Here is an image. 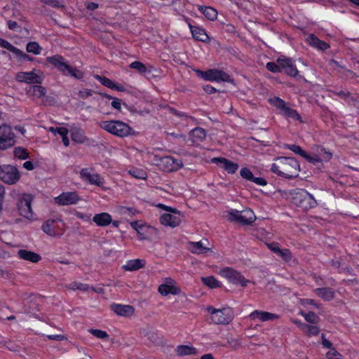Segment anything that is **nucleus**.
<instances>
[{
    "label": "nucleus",
    "mask_w": 359,
    "mask_h": 359,
    "mask_svg": "<svg viewBox=\"0 0 359 359\" xmlns=\"http://www.w3.org/2000/svg\"><path fill=\"white\" fill-rule=\"evenodd\" d=\"M96 79L106 87H108L111 89H114L116 87V85L113 83V81L107 77L100 76L97 75L96 76Z\"/></svg>",
    "instance_id": "obj_46"
},
{
    "label": "nucleus",
    "mask_w": 359,
    "mask_h": 359,
    "mask_svg": "<svg viewBox=\"0 0 359 359\" xmlns=\"http://www.w3.org/2000/svg\"><path fill=\"white\" fill-rule=\"evenodd\" d=\"M198 10L210 20H214L217 18V11L212 7L198 6Z\"/></svg>",
    "instance_id": "obj_34"
},
{
    "label": "nucleus",
    "mask_w": 359,
    "mask_h": 359,
    "mask_svg": "<svg viewBox=\"0 0 359 359\" xmlns=\"http://www.w3.org/2000/svg\"><path fill=\"white\" fill-rule=\"evenodd\" d=\"M304 158H306L309 162L314 165L321 163L316 154L313 156H310L306 153V156H304Z\"/></svg>",
    "instance_id": "obj_59"
},
{
    "label": "nucleus",
    "mask_w": 359,
    "mask_h": 359,
    "mask_svg": "<svg viewBox=\"0 0 359 359\" xmlns=\"http://www.w3.org/2000/svg\"><path fill=\"white\" fill-rule=\"evenodd\" d=\"M266 68L268 70L275 73L281 72V66L278 62H268L266 64Z\"/></svg>",
    "instance_id": "obj_53"
},
{
    "label": "nucleus",
    "mask_w": 359,
    "mask_h": 359,
    "mask_svg": "<svg viewBox=\"0 0 359 359\" xmlns=\"http://www.w3.org/2000/svg\"><path fill=\"white\" fill-rule=\"evenodd\" d=\"M64 223L59 219H50L46 221L41 226L43 231L52 237H59L63 234Z\"/></svg>",
    "instance_id": "obj_9"
},
{
    "label": "nucleus",
    "mask_w": 359,
    "mask_h": 359,
    "mask_svg": "<svg viewBox=\"0 0 359 359\" xmlns=\"http://www.w3.org/2000/svg\"><path fill=\"white\" fill-rule=\"evenodd\" d=\"M145 262L142 259H132L127 262V263L123 266V269L126 271H136L142 269L144 266Z\"/></svg>",
    "instance_id": "obj_31"
},
{
    "label": "nucleus",
    "mask_w": 359,
    "mask_h": 359,
    "mask_svg": "<svg viewBox=\"0 0 359 359\" xmlns=\"http://www.w3.org/2000/svg\"><path fill=\"white\" fill-rule=\"evenodd\" d=\"M228 344L232 348L233 350H237L241 346V344L238 339L228 337L226 339Z\"/></svg>",
    "instance_id": "obj_49"
},
{
    "label": "nucleus",
    "mask_w": 359,
    "mask_h": 359,
    "mask_svg": "<svg viewBox=\"0 0 359 359\" xmlns=\"http://www.w3.org/2000/svg\"><path fill=\"white\" fill-rule=\"evenodd\" d=\"M33 197L30 194H22L18 201V210L20 215L32 220L33 219V212L32 210L31 203Z\"/></svg>",
    "instance_id": "obj_12"
},
{
    "label": "nucleus",
    "mask_w": 359,
    "mask_h": 359,
    "mask_svg": "<svg viewBox=\"0 0 359 359\" xmlns=\"http://www.w3.org/2000/svg\"><path fill=\"white\" fill-rule=\"evenodd\" d=\"M271 170L279 176L291 179L299 176L300 165L295 158L282 156L275 160Z\"/></svg>",
    "instance_id": "obj_1"
},
{
    "label": "nucleus",
    "mask_w": 359,
    "mask_h": 359,
    "mask_svg": "<svg viewBox=\"0 0 359 359\" xmlns=\"http://www.w3.org/2000/svg\"><path fill=\"white\" fill-rule=\"evenodd\" d=\"M15 79L18 82L29 84H41L44 79V75L41 70L34 69L29 72H18L15 76Z\"/></svg>",
    "instance_id": "obj_8"
},
{
    "label": "nucleus",
    "mask_w": 359,
    "mask_h": 359,
    "mask_svg": "<svg viewBox=\"0 0 359 359\" xmlns=\"http://www.w3.org/2000/svg\"><path fill=\"white\" fill-rule=\"evenodd\" d=\"M191 142L198 143L203 141L206 137V133L202 128H196L190 132Z\"/></svg>",
    "instance_id": "obj_32"
},
{
    "label": "nucleus",
    "mask_w": 359,
    "mask_h": 359,
    "mask_svg": "<svg viewBox=\"0 0 359 359\" xmlns=\"http://www.w3.org/2000/svg\"><path fill=\"white\" fill-rule=\"evenodd\" d=\"M71 288L73 290L78 289L81 290H86L88 289V286L80 283L74 282L72 284Z\"/></svg>",
    "instance_id": "obj_64"
},
{
    "label": "nucleus",
    "mask_w": 359,
    "mask_h": 359,
    "mask_svg": "<svg viewBox=\"0 0 359 359\" xmlns=\"http://www.w3.org/2000/svg\"><path fill=\"white\" fill-rule=\"evenodd\" d=\"M161 162L166 166L165 169L168 170V168L172 166L174 163V158L172 156H166L161 159Z\"/></svg>",
    "instance_id": "obj_58"
},
{
    "label": "nucleus",
    "mask_w": 359,
    "mask_h": 359,
    "mask_svg": "<svg viewBox=\"0 0 359 359\" xmlns=\"http://www.w3.org/2000/svg\"><path fill=\"white\" fill-rule=\"evenodd\" d=\"M160 222L163 225L174 228L180 225L181 223V219L180 217L165 213L160 217Z\"/></svg>",
    "instance_id": "obj_24"
},
{
    "label": "nucleus",
    "mask_w": 359,
    "mask_h": 359,
    "mask_svg": "<svg viewBox=\"0 0 359 359\" xmlns=\"http://www.w3.org/2000/svg\"><path fill=\"white\" fill-rule=\"evenodd\" d=\"M47 338L55 341H64L67 339V337L62 334H50L47 335Z\"/></svg>",
    "instance_id": "obj_61"
},
{
    "label": "nucleus",
    "mask_w": 359,
    "mask_h": 359,
    "mask_svg": "<svg viewBox=\"0 0 359 359\" xmlns=\"http://www.w3.org/2000/svg\"><path fill=\"white\" fill-rule=\"evenodd\" d=\"M130 226H131V227H132L134 230H135V231H137V233L140 235V238L141 240L145 239V238H144V236H142V233L140 232V229H141L142 228V226H143L142 225L139 224H138V222L135 221V222H130Z\"/></svg>",
    "instance_id": "obj_57"
},
{
    "label": "nucleus",
    "mask_w": 359,
    "mask_h": 359,
    "mask_svg": "<svg viewBox=\"0 0 359 359\" xmlns=\"http://www.w3.org/2000/svg\"><path fill=\"white\" fill-rule=\"evenodd\" d=\"M269 101L271 104L274 105L278 109H280L283 115L292 118L298 119L300 121H302L301 116L297 113V111L295 109H291L289 107H287V103L282 99L277 97H274L273 98H270Z\"/></svg>",
    "instance_id": "obj_13"
},
{
    "label": "nucleus",
    "mask_w": 359,
    "mask_h": 359,
    "mask_svg": "<svg viewBox=\"0 0 359 359\" xmlns=\"http://www.w3.org/2000/svg\"><path fill=\"white\" fill-rule=\"evenodd\" d=\"M203 283L210 287V289H215L222 287L221 283L217 280L214 276H208L201 278Z\"/></svg>",
    "instance_id": "obj_35"
},
{
    "label": "nucleus",
    "mask_w": 359,
    "mask_h": 359,
    "mask_svg": "<svg viewBox=\"0 0 359 359\" xmlns=\"http://www.w3.org/2000/svg\"><path fill=\"white\" fill-rule=\"evenodd\" d=\"M241 176L247 180H249L251 182V180H252L254 175L252 174V172L250 171V170H249L248 168H243L241 170Z\"/></svg>",
    "instance_id": "obj_52"
},
{
    "label": "nucleus",
    "mask_w": 359,
    "mask_h": 359,
    "mask_svg": "<svg viewBox=\"0 0 359 359\" xmlns=\"http://www.w3.org/2000/svg\"><path fill=\"white\" fill-rule=\"evenodd\" d=\"M306 41L311 46L320 50H325L329 48V45L327 43L320 40L313 34H310L307 37Z\"/></svg>",
    "instance_id": "obj_29"
},
{
    "label": "nucleus",
    "mask_w": 359,
    "mask_h": 359,
    "mask_svg": "<svg viewBox=\"0 0 359 359\" xmlns=\"http://www.w3.org/2000/svg\"><path fill=\"white\" fill-rule=\"evenodd\" d=\"M78 95L81 99H86L92 95V91L90 90H80Z\"/></svg>",
    "instance_id": "obj_62"
},
{
    "label": "nucleus",
    "mask_w": 359,
    "mask_h": 359,
    "mask_svg": "<svg viewBox=\"0 0 359 359\" xmlns=\"http://www.w3.org/2000/svg\"><path fill=\"white\" fill-rule=\"evenodd\" d=\"M189 27L191 29V34L196 40L200 41L202 42H208L209 41V39H210L209 36L206 34L204 29L199 27L193 26L191 24H189Z\"/></svg>",
    "instance_id": "obj_26"
},
{
    "label": "nucleus",
    "mask_w": 359,
    "mask_h": 359,
    "mask_svg": "<svg viewBox=\"0 0 359 359\" xmlns=\"http://www.w3.org/2000/svg\"><path fill=\"white\" fill-rule=\"evenodd\" d=\"M292 202L295 205L305 210L314 208L317 204L314 197L304 189L295 192L292 197Z\"/></svg>",
    "instance_id": "obj_5"
},
{
    "label": "nucleus",
    "mask_w": 359,
    "mask_h": 359,
    "mask_svg": "<svg viewBox=\"0 0 359 359\" xmlns=\"http://www.w3.org/2000/svg\"><path fill=\"white\" fill-rule=\"evenodd\" d=\"M321 339H322V345L323 346V347H325L329 350H331V348H334L333 347L332 343L330 342L329 340H327L325 338V336L324 334H321Z\"/></svg>",
    "instance_id": "obj_60"
},
{
    "label": "nucleus",
    "mask_w": 359,
    "mask_h": 359,
    "mask_svg": "<svg viewBox=\"0 0 359 359\" xmlns=\"http://www.w3.org/2000/svg\"><path fill=\"white\" fill-rule=\"evenodd\" d=\"M218 274L228 280L233 285H240L241 287H246L250 280L246 279L239 271L230 267H224L218 271Z\"/></svg>",
    "instance_id": "obj_6"
},
{
    "label": "nucleus",
    "mask_w": 359,
    "mask_h": 359,
    "mask_svg": "<svg viewBox=\"0 0 359 359\" xmlns=\"http://www.w3.org/2000/svg\"><path fill=\"white\" fill-rule=\"evenodd\" d=\"M93 221L99 226H105L112 222V219L109 213L102 212L95 215Z\"/></svg>",
    "instance_id": "obj_27"
},
{
    "label": "nucleus",
    "mask_w": 359,
    "mask_h": 359,
    "mask_svg": "<svg viewBox=\"0 0 359 359\" xmlns=\"http://www.w3.org/2000/svg\"><path fill=\"white\" fill-rule=\"evenodd\" d=\"M18 256L21 259L32 263H38L41 259V257L39 254L25 249L19 250L18 251Z\"/></svg>",
    "instance_id": "obj_22"
},
{
    "label": "nucleus",
    "mask_w": 359,
    "mask_h": 359,
    "mask_svg": "<svg viewBox=\"0 0 359 359\" xmlns=\"http://www.w3.org/2000/svg\"><path fill=\"white\" fill-rule=\"evenodd\" d=\"M327 359H343V355L337 351V349L331 348L325 353Z\"/></svg>",
    "instance_id": "obj_44"
},
{
    "label": "nucleus",
    "mask_w": 359,
    "mask_h": 359,
    "mask_svg": "<svg viewBox=\"0 0 359 359\" xmlns=\"http://www.w3.org/2000/svg\"><path fill=\"white\" fill-rule=\"evenodd\" d=\"M119 212L123 215L132 217L139 212L133 208H128L125 206H121L119 208Z\"/></svg>",
    "instance_id": "obj_43"
},
{
    "label": "nucleus",
    "mask_w": 359,
    "mask_h": 359,
    "mask_svg": "<svg viewBox=\"0 0 359 359\" xmlns=\"http://www.w3.org/2000/svg\"><path fill=\"white\" fill-rule=\"evenodd\" d=\"M182 161L180 159H175L174 158V163L172 164V166L168 168V171L171 172L174 170H177L182 167Z\"/></svg>",
    "instance_id": "obj_56"
},
{
    "label": "nucleus",
    "mask_w": 359,
    "mask_h": 359,
    "mask_svg": "<svg viewBox=\"0 0 359 359\" xmlns=\"http://www.w3.org/2000/svg\"><path fill=\"white\" fill-rule=\"evenodd\" d=\"M56 130L58 131V134L62 136V142L65 144V146H66V147L69 146V138L67 137V135L69 133L68 129H67L66 128H62H62L50 127L49 128V131H50L52 133H55Z\"/></svg>",
    "instance_id": "obj_36"
},
{
    "label": "nucleus",
    "mask_w": 359,
    "mask_h": 359,
    "mask_svg": "<svg viewBox=\"0 0 359 359\" xmlns=\"http://www.w3.org/2000/svg\"><path fill=\"white\" fill-rule=\"evenodd\" d=\"M158 292L163 297H167L170 294L179 296L182 293V289L176 280L170 277L163 279V283L158 285Z\"/></svg>",
    "instance_id": "obj_7"
},
{
    "label": "nucleus",
    "mask_w": 359,
    "mask_h": 359,
    "mask_svg": "<svg viewBox=\"0 0 359 359\" xmlns=\"http://www.w3.org/2000/svg\"><path fill=\"white\" fill-rule=\"evenodd\" d=\"M101 95L107 97L109 100L113 99V101L111 104L112 107L116 109L121 110V100H119L118 98H113L111 96L108 95L107 94H102Z\"/></svg>",
    "instance_id": "obj_51"
},
{
    "label": "nucleus",
    "mask_w": 359,
    "mask_h": 359,
    "mask_svg": "<svg viewBox=\"0 0 359 359\" xmlns=\"http://www.w3.org/2000/svg\"><path fill=\"white\" fill-rule=\"evenodd\" d=\"M207 242V241H205ZM189 250L194 254L207 255L212 252L211 248L205 245V241L189 242Z\"/></svg>",
    "instance_id": "obj_20"
},
{
    "label": "nucleus",
    "mask_w": 359,
    "mask_h": 359,
    "mask_svg": "<svg viewBox=\"0 0 359 359\" xmlns=\"http://www.w3.org/2000/svg\"><path fill=\"white\" fill-rule=\"evenodd\" d=\"M239 223L242 224H251L255 219L256 216L252 210L248 209L243 212V214H240Z\"/></svg>",
    "instance_id": "obj_30"
},
{
    "label": "nucleus",
    "mask_w": 359,
    "mask_h": 359,
    "mask_svg": "<svg viewBox=\"0 0 359 359\" xmlns=\"http://www.w3.org/2000/svg\"><path fill=\"white\" fill-rule=\"evenodd\" d=\"M15 143V134L11 128L7 125L0 126V149H6Z\"/></svg>",
    "instance_id": "obj_11"
},
{
    "label": "nucleus",
    "mask_w": 359,
    "mask_h": 359,
    "mask_svg": "<svg viewBox=\"0 0 359 359\" xmlns=\"http://www.w3.org/2000/svg\"><path fill=\"white\" fill-rule=\"evenodd\" d=\"M316 294L325 301H331L334 298V291L330 287H322L315 290Z\"/></svg>",
    "instance_id": "obj_28"
},
{
    "label": "nucleus",
    "mask_w": 359,
    "mask_h": 359,
    "mask_svg": "<svg viewBox=\"0 0 359 359\" xmlns=\"http://www.w3.org/2000/svg\"><path fill=\"white\" fill-rule=\"evenodd\" d=\"M197 73L208 81L231 82V79L228 74L216 69H210L206 72L197 71Z\"/></svg>",
    "instance_id": "obj_14"
},
{
    "label": "nucleus",
    "mask_w": 359,
    "mask_h": 359,
    "mask_svg": "<svg viewBox=\"0 0 359 359\" xmlns=\"http://www.w3.org/2000/svg\"><path fill=\"white\" fill-rule=\"evenodd\" d=\"M129 174L136 179L146 180L147 177V172L141 169H133L128 171Z\"/></svg>",
    "instance_id": "obj_41"
},
{
    "label": "nucleus",
    "mask_w": 359,
    "mask_h": 359,
    "mask_svg": "<svg viewBox=\"0 0 359 359\" xmlns=\"http://www.w3.org/2000/svg\"><path fill=\"white\" fill-rule=\"evenodd\" d=\"M55 202L60 205L76 204L79 197L76 192H64L54 198Z\"/></svg>",
    "instance_id": "obj_16"
},
{
    "label": "nucleus",
    "mask_w": 359,
    "mask_h": 359,
    "mask_svg": "<svg viewBox=\"0 0 359 359\" xmlns=\"http://www.w3.org/2000/svg\"><path fill=\"white\" fill-rule=\"evenodd\" d=\"M99 126L103 130L119 137L130 135L132 128L127 123L121 121H104L99 123Z\"/></svg>",
    "instance_id": "obj_2"
},
{
    "label": "nucleus",
    "mask_w": 359,
    "mask_h": 359,
    "mask_svg": "<svg viewBox=\"0 0 359 359\" xmlns=\"http://www.w3.org/2000/svg\"><path fill=\"white\" fill-rule=\"evenodd\" d=\"M300 329L304 331L308 336L318 335L320 330L314 325H309L307 324H301Z\"/></svg>",
    "instance_id": "obj_38"
},
{
    "label": "nucleus",
    "mask_w": 359,
    "mask_h": 359,
    "mask_svg": "<svg viewBox=\"0 0 359 359\" xmlns=\"http://www.w3.org/2000/svg\"><path fill=\"white\" fill-rule=\"evenodd\" d=\"M206 311L210 314L211 322L215 325H229L234 318L233 312L230 308L217 309L212 306H208Z\"/></svg>",
    "instance_id": "obj_3"
},
{
    "label": "nucleus",
    "mask_w": 359,
    "mask_h": 359,
    "mask_svg": "<svg viewBox=\"0 0 359 359\" xmlns=\"http://www.w3.org/2000/svg\"><path fill=\"white\" fill-rule=\"evenodd\" d=\"M281 258H283L285 261L288 262L292 258L291 252L288 249H279L278 253Z\"/></svg>",
    "instance_id": "obj_48"
},
{
    "label": "nucleus",
    "mask_w": 359,
    "mask_h": 359,
    "mask_svg": "<svg viewBox=\"0 0 359 359\" xmlns=\"http://www.w3.org/2000/svg\"><path fill=\"white\" fill-rule=\"evenodd\" d=\"M111 310L118 316H130L134 312V308L130 305L114 304L111 306Z\"/></svg>",
    "instance_id": "obj_23"
},
{
    "label": "nucleus",
    "mask_w": 359,
    "mask_h": 359,
    "mask_svg": "<svg viewBox=\"0 0 359 359\" xmlns=\"http://www.w3.org/2000/svg\"><path fill=\"white\" fill-rule=\"evenodd\" d=\"M20 179L18 169L10 165L0 166V180L8 184H14Z\"/></svg>",
    "instance_id": "obj_10"
},
{
    "label": "nucleus",
    "mask_w": 359,
    "mask_h": 359,
    "mask_svg": "<svg viewBox=\"0 0 359 359\" xmlns=\"http://www.w3.org/2000/svg\"><path fill=\"white\" fill-rule=\"evenodd\" d=\"M46 60L65 76H72L78 79L83 76V74L81 71L75 69L67 65L65 61V58L60 55L48 57Z\"/></svg>",
    "instance_id": "obj_4"
},
{
    "label": "nucleus",
    "mask_w": 359,
    "mask_h": 359,
    "mask_svg": "<svg viewBox=\"0 0 359 359\" xmlns=\"http://www.w3.org/2000/svg\"><path fill=\"white\" fill-rule=\"evenodd\" d=\"M14 156L16 158H18L20 159H26L28 158V153L27 152V150L22 147H17L15 148L14 151Z\"/></svg>",
    "instance_id": "obj_45"
},
{
    "label": "nucleus",
    "mask_w": 359,
    "mask_h": 359,
    "mask_svg": "<svg viewBox=\"0 0 359 359\" xmlns=\"http://www.w3.org/2000/svg\"><path fill=\"white\" fill-rule=\"evenodd\" d=\"M130 67L131 69L137 70L140 74H146L147 72V67L139 61H135L132 62L130 65ZM149 73L151 72V71H148Z\"/></svg>",
    "instance_id": "obj_39"
},
{
    "label": "nucleus",
    "mask_w": 359,
    "mask_h": 359,
    "mask_svg": "<svg viewBox=\"0 0 359 359\" xmlns=\"http://www.w3.org/2000/svg\"><path fill=\"white\" fill-rule=\"evenodd\" d=\"M316 156L322 161H328L331 159L332 154L331 152L326 151L325 148L322 147H318L316 149Z\"/></svg>",
    "instance_id": "obj_37"
},
{
    "label": "nucleus",
    "mask_w": 359,
    "mask_h": 359,
    "mask_svg": "<svg viewBox=\"0 0 359 359\" xmlns=\"http://www.w3.org/2000/svg\"><path fill=\"white\" fill-rule=\"evenodd\" d=\"M277 62L281 66V72L283 70L290 76H296L299 72L290 58L283 57L277 60Z\"/></svg>",
    "instance_id": "obj_19"
},
{
    "label": "nucleus",
    "mask_w": 359,
    "mask_h": 359,
    "mask_svg": "<svg viewBox=\"0 0 359 359\" xmlns=\"http://www.w3.org/2000/svg\"><path fill=\"white\" fill-rule=\"evenodd\" d=\"M212 162L217 163L221 168L229 174H234L238 169V165L225 158H213Z\"/></svg>",
    "instance_id": "obj_17"
},
{
    "label": "nucleus",
    "mask_w": 359,
    "mask_h": 359,
    "mask_svg": "<svg viewBox=\"0 0 359 359\" xmlns=\"http://www.w3.org/2000/svg\"><path fill=\"white\" fill-rule=\"evenodd\" d=\"M89 332L99 339H107L109 337V334L107 333V332L101 330L90 329L89 330Z\"/></svg>",
    "instance_id": "obj_47"
},
{
    "label": "nucleus",
    "mask_w": 359,
    "mask_h": 359,
    "mask_svg": "<svg viewBox=\"0 0 359 359\" xmlns=\"http://www.w3.org/2000/svg\"><path fill=\"white\" fill-rule=\"evenodd\" d=\"M26 93L29 97H32L33 98H41L43 97L46 100H43V102H46L47 100V97H44L46 93V89L40 86V85H32L29 86L26 88Z\"/></svg>",
    "instance_id": "obj_21"
},
{
    "label": "nucleus",
    "mask_w": 359,
    "mask_h": 359,
    "mask_svg": "<svg viewBox=\"0 0 359 359\" xmlns=\"http://www.w3.org/2000/svg\"><path fill=\"white\" fill-rule=\"evenodd\" d=\"M299 314L304 316L307 322L311 323H317L319 320V318L317 316V315L312 311H310L308 313H305L304 311H301Z\"/></svg>",
    "instance_id": "obj_40"
},
{
    "label": "nucleus",
    "mask_w": 359,
    "mask_h": 359,
    "mask_svg": "<svg viewBox=\"0 0 359 359\" xmlns=\"http://www.w3.org/2000/svg\"><path fill=\"white\" fill-rule=\"evenodd\" d=\"M176 353L179 356L189 355H196V349L191 346L188 345H180L176 348Z\"/></svg>",
    "instance_id": "obj_33"
},
{
    "label": "nucleus",
    "mask_w": 359,
    "mask_h": 359,
    "mask_svg": "<svg viewBox=\"0 0 359 359\" xmlns=\"http://www.w3.org/2000/svg\"><path fill=\"white\" fill-rule=\"evenodd\" d=\"M288 148L294 153L299 154L302 157L306 156V151H304L299 146L292 144Z\"/></svg>",
    "instance_id": "obj_55"
},
{
    "label": "nucleus",
    "mask_w": 359,
    "mask_h": 359,
    "mask_svg": "<svg viewBox=\"0 0 359 359\" xmlns=\"http://www.w3.org/2000/svg\"><path fill=\"white\" fill-rule=\"evenodd\" d=\"M93 168H82L80 170L81 178L90 184L97 187H102L104 184V180L97 173L92 172Z\"/></svg>",
    "instance_id": "obj_15"
},
{
    "label": "nucleus",
    "mask_w": 359,
    "mask_h": 359,
    "mask_svg": "<svg viewBox=\"0 0 359 359\" xmlns=\"http://www.w3.org/2000/svg\"><path fill=\"white\" fill-rule=\"evenodd\" d=\"M249 318L251 320H259L260 322L273 321L280 318V316L276 313L255 310L252 311Z\"/></svg>",
    "instance_id": "obj_18"
},
{
    "label": "nucleus",
    "mask_w": 359,
    "mask_h": 359,
    "mask_svg": "<svg viewBox=\"0 0 359 359\" xmlns=\"http://www.w3.org/2000/svg\"><path fill=\"white\" fill-rule=\"evenodd\" d=\"M27 50L29 53L39 55L41 53V48L36 42H29L27 45Z\"/></svg>",
    "instance_id": "obj_42"
},
{
    "label": "nucleus",
    "mask_w": 359,
    "mask_h": 359,
    "mask_svg": "<svg viewBox=\"0 0 359 359\" xmlns=\"http://www.w3.org/2000/svg\"><path fill=\"white\" fill-rule=\"evenodd\" d=\"M251 182H254L256 184L259 185V186H265L267 184V182H266L265 179H264L262 177H256L255 176L253 177V178L251 180Z\"/></svg>",
    "instance_id": "obj_63"
},
{
    "label": "nucleus",
    "mask_w": 359,
    "mask_h": 359,
    "mask_svg": "<svg viewBox=\"0 0 359 359\" xmlns=\"http://www.w3.org/2000/svg\"><path fill=\"white\" fill-rule=\"evenodd\" d=\"M71 138L73 142L79 144H83L88 141V137L85 135V133L81 128L72 126L70 129Z\"/></svg>",
    "instance_id": "obj_25"
},
{
    "label": "nucleus",
    "mask_w": 359,
    "mask_h": 359,
    "mask_svg": "<svg viewBox=\"0 0 359 359\" xmlns=\"http://www.w3.org/2000/svg\"><path fill=\"white\" fill-rule=\"evenodd\" d=\"M45 4H48L54 8L63 7V4L61 0H41Z\"/></svg>",
    "instance_id": "obj_54"
},
{
    "label": "nucleus",
    "mask_w": 359,
    "mask_h": 359,
    "mask_svg": "<svg viewBox=\"0 0 359 359\" xmlns=\"http://www.w3.org/2000/svg\"><path fill=\"white\" fill-rule=\"evenodd\" d=\"M0 46L4 48L11 52H13V53H16L18 51V50L15 46H13L10 42H8L3 39H1V38H0Z\"/></svg>",
    "instance_id": "obj_50"
}]
</instances>
